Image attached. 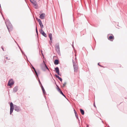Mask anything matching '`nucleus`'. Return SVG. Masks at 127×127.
Segmentation results:
<instances>
[{"mask_svg":"<svg viewBox=\"0 0 127 127\" xmlns=\"http://www.w3.org/2000/svg\"><path fill=\"white\" fill-rule=\"evenodd\" d=\"M74 113L75 114H77V113H76V111L75 110V109H74Z\"/></svg>","mask_w":127,"mask_h":127,"instance_id":"nucleus-29","label":"nucleus"},{"mask_svg":"<svg viewBox=\"0 0 127 127\" xmlns=\"http://www.w3.org/2000/svg\"><path fill=\"white\" fill-rule=\"evenodd\" d=\"M30 1L35 6L36 5V3L35 0H30Z\"/></svg>","mask_w":127,"mask_h":127,"instance_id":"nucleus-8","label":"nucleus"},{"mask_svg":"<svg viewBox=\"0 0 127 127\" xmlns=\"http://www.w3.org/2000/svg\"><path fill=\"white\" fill-rule=\"evenodd\" d=\"M1 12V14H2V16L3 17V19L4 20H5V19H4V18L3 17V15H2V13H1V12Z\"/></svg>","mask_w":127,"mask_h":127,"instance_id":"nucleus-32","label":"nucleus"},{"mask_svg":"<svg viewBox=\"0 0 127 127\" xmlns=\"http://www.w3.org/2000/svg\"><path fill=\"white\" fill-rule=\"evenodd\" d=\"M36 19L38 21L39 23L42 22L41 20L40 19H38L37 18H36Z\"/></svg>","mask_w":127,"mask_h":127,"instance_id":"nucleus-17","label":"nucleus"},{"mask_svg":"<svg viewBox=\"0 0 127 127\" xmlns=\"http://www.w3.org/2000/svg\"><path fill=\"white\" fill-rule=\"evenodd\" d=\"M113 36H110L109 37V38L110 39H113Z\"/></svg>","mask_w":127,"mask_h":127,"instance_id":"nucleus-21","label":"nucleus"},{"mask_svg":"<svg viewBox=\"0 0 127 127\" xmlns=\"http://www.w3.org/2000/svg\"><path fill=\"white\" fill-rule=\"evenodd\" d=\"M80 111L82 115H83L84 114V110L82 109H80Z\"/></svg>","mask_w":127,"mask_h":127,"instance_id":"nucleus-13","label":"nucleus"},{"mask_svg":"<svg viewBox=\"0 0 127 127\" xmlns=\"http://www.w3.org/2000/svg\"><path fill=\"white\" fill-rule=\"evenodd\" d=\"M20 50L21 51V52L22 53V54H24V56H26V57H27L26 56V55H25L24 54V53L23 52V51H22V50L21 49V48H20Z\"/></svg>","mask_w":127,"mask_h":127,"instance_id":"nucleus-19","label":"nucleus"},{"mask_svg":"<svg viewBox=\"0 0 127 127\" xmlns=\"http://www.w3.org/2000/svg\"><path fill=\"white\" fill-rule=\"evenodd\" d=\"M45 16V14L43 13L40 15L39 17L41 19H44Z\"/></svg>","mask_w":127,"mask_h":127,"instance_id":"nucleus-6","label":"nucleus"},{"mask_svg":"<svg viewBox=\"0 0 127 127\" xmlns=\"http://www.w3.org/2000/svg\"><path fill=\"white\" fill-rule=\"evenodd\" d=\"M41 88L42 90H43L44 89L42 86L41 87Z\"/></svg>","mask_w":127,"mask_h":127,"instance_id":"nucleus-31","label":"nucleus"},{"mask_svg":"<svg viewBox=\"0 0 127 127\" xmlns=\"http://www.w3.org/2000/svg\"><path fill=\"white\" fill-rule=\"evenodd\" d=\"M94 106L95 107V103L94 104Z\"/></svg>","mask_w":127,"mask_h":127,"instance_id":"nucleus-37","label":"nucleus"},{"mask_svg":"<svg viewBox=\"0 0 127 127\" xmlns=\"http://www.w3.org/2000/svg\"><path fill=\"white\" fill-rule=\"evenodd\" d=\"M34 71L35 74H36V75H37V76H38V74H37V72L36 71L35 69H34Z\"/></svg>","mask_w":127,"mask_h":127,"instance_id":"nucleus-25","label":"nucleus"},{"mask_svg":"<svg viewBox=\"0 0 127 127\" xmlns=\"http://www.w3.org/2000/svg\"><path fill=\"white\" fill-rule=\"evenodd\" d=\"M34 71L35 74H36V75H37V76H38V74H37V72L36 71L35 69H34Z\"/></svg>","mask_w":127,"mask_h":127,"instance_id":"nucleus-24","label":"nucleus"},{"mask_svg":"<svg viewBox=\"0 0 127 127\" xmlns=\"http://www.w3.org/2000/svg\"><path fill=\"white\" fill-rule=\"evenodd\" d=\"M99 63H98V65H99Z\"/></svg>","mask_w":127,"mask_h":127,"instance_id":"nucleus-41","label":"nucleus"},{"mask_svg":"<svg viewBox=\"0 0 127 127\" xmlns=\"http://www.w3.org/2000/svg\"><path fill=\"white\" fill-rule=\"evenodd\" d=\"M18 89V87H15L13 89V92H14V93H15L17 91Z\"/></svg>","mask_w":127,"mask_h":127,"instance_id":"nucleus-10","label":"nucleus"},{"mask_svg":"<svg viewBox=\"0 0 127 127\" xmlns=\"http://www.w3.org/2000/svg\"><path fill=\"white\" fill-rule=\"evenodd\" d=\"M58 87L57 88V89L58 91L60 93H61V92L62 91L61 90L59 87L58 86Z\"/></svg>","mask_w":127,"mask_h":127,"instance_id":"nucleus-16","label":"nucleus"},{"mask_svg":"<svg viewBox=\"0 0 127 127\" xmlns=\"http://www.w3.org/2000/svg\"><path fill=\"white\" fill-rule=\"evenodd\" d=\"M1 48H2V49L3 50V51H4V50H3V48L2 47H1Z\"/></svg>","mask_w":127,"mask_h":127,"instance_id":"nucleus-36","label":"nucleus"},{"mask_svg":"<svg viewBox=\"0 0 127 127\" xmlns=\"http://www.w3.org/2000/svg\"><path fill=\"white\" fill-rule=\"evenodd\" d=\"M14 83V81L12 79L9 80L8 82V85L9 86H11L13 85Z\"/></svg>","mask_w":127,"mask_h":127,"instance_id":"nucleus-5","label":"nucleus"},{"mask_svg":"<svg viewBox=\"0 0 127 127\" xmlns=\"http://www.w3.org/2000/svg\"><path fill=\"white\" fill-rule=\"evenodd\" d=\"M87 127H89L88 125H87Z\"/></svg>","mask_w":127,"mask_h":127,"instance_id":"nucleus-39","label":"nucleus"},{"mask_svg":"<svg viewBox=\"0 0 127 127\" xmlns=\"http://www.w3.org/2000/svg\"><path fill=\"white\" fill-rule=\"evenodd\" d=\"M5 23L9 32L12 29V27L11 24L8 20L5 21Z\"/></svg>","mask_w":127,"mask_h":127,"instance_id":"nucleus-2","label":"nucleus"},{"mask_svg":"<svg viewBox=\"0 0 127 127\" xmlns=\"http://www.w3.org/2000/svg\"><path fill=\"white\" fill-rule=\"evenodd\" d=\"M39 24L40 25V27L41 28V29H42V28H43V25L42 24V22L40 23H39Z\"/></svg>","mask_w":127,"mask_h":127,"instance_id":"nucleus-14","label":"nucleus"},{"mask_svg":"<svg viewBox=\"0 0 127 127\" xmlns=\"http://www.w3.org/2000/svg\"><path fill=\"white\" fill-rule=\"evenodd\" d=\"M44 65L46 67V68L48 69V70H49V69L48 67L46 65V64H44Z\"/></svg>","mask_w":127,"mask_h":127,"instance_id":"nucleus-23","label":"nucleus"},{"mask_svg":"<svg viewBox=\"0 0 127 127\" xmlns=\"http://www.w3.org/2000/svg\"><path fill=\"white\" fill-rule=\"evenodd\" d=\"M40 33L42 34V32H44V31H43V30H42V29H41V30H40Z\"/></svg>","mask_w":127,"mask_h":127,"instance_id":"nucleus-22","label":"nucleus"},{"mask_svg":"<svg viewBox=\"0 0 127 127\" xmlns=\"http://www.w3.org/2000/svg\"><path fill=\"white\" fill-rule=\"evenodd\" d=\"M52 34L51 33H49V38H50V39L51 40H51H52Z\"/></svg>","mask_w":127,"mask_h":127,"instance_id":"nucleus-12","label":"nucleus"},{"mask_svg":"<svg viewBox=\"0 0 127 127\" xmlns=\"http://www.w3.org/2000/svg\"><path fill=\"white\" fill-rule=\"evenodd\" d=\"M20 50L21 51V52L22 53V54H24V56H26V57H27L26 56V55H25L24 54V53L23 52V51H22V50L21 49V48H20Z\"/></svg>","mask_w":127,"mask_h":127,"instance_id":"nucleus-20","label":"nucleus"},{"mask_svg":"<svg viewBox=\"0 0 127 127\" xmlns=\"http://www.w3.org/2000/svg\"><path fill=\"white\" fill-rule=\"evenodd\" d=\"M73 66L74 68V70L75 72H76L78 70V66L76 63L73 62Z\"/></svg>","mask_w":127,"mask_h":127,"instance_id":"nucleus-4","label":"nucleus"},{"mask_svg":"<svg viewBox=\"0 0 127 127\" xmlns=\"http://www.w3.org/2000/svg\"><path fill=\"white\" fill-rule=\"evenodd\" d=\"M14 109L15 111L17 112H18L21 110V109L19 107L15 105H14V107L13 103L12 102H11L10 103V115L11 114Z\"/></svg>","mask_w":127,"mask_h":127,"instance_id":"nucleus-1","label":"nucleus"},{"mask_svg":"<svg viewBox=\"0 0 127 127\" xmlns=\"http://www.w3.org/2000/svg\"><path fill=\"white\" fill-rule=\"evenodd\" d=\"M18 47H19V48L20 49V48H21L18 45Z\"/></svg>","mask_w":127,"mask_h":127,"instance_id":"nucleus-34","label":"nucleus"},{"mask_svg":"<svg viewBox=\"0 0 127 127\" xmlns=\"http://www.w3.org/2000/svg\"><path fill=\"white\" fill-rule=\"evenodd\" d=\"M42 91H43V94H45V93H46V92H45V90L44 89H43V90H42Z\"/></svg>","mask_w":127,"mask_h":127,"instance_id":"nucleus-26","label":"nucleus"},{"mask_svg":"<svg viewBox=\"0 0 127 127\" xmlns=\"http://www.w3.org/2000/svg\"><path fill=\"white\" fill-rule=\"evenodd\" d=\"M55 48L56 51L58 53H60V51L59 48V43H57L55 45Z\"/></svg>","mask_w":127,"mask_h":127,"instance_id":"nucleus-3","label":"nucleus"},{"mask_svg":"<svg viewBox=\"0 0 127 127\" xmlns=\"http://www.w3.org/2000/svg\"><path fill=\"white\" fill-rule=\"evenodd\" d=\"M36 32L37 34H38V31L37 29V27H36Z\"/></svg>","mask_w":127,"mask_h":127,"instance_id":"nucleus-30","label":"nucleus"},{"mask_svg":"<svg viewBox=\"0 0 127 127\" xmlns=\"http://www.w3.org/2000/svg\"><path fill=\"white\" fill-rule=\"evenodd\" d=\"M75 116L77 118H78V116L77 115V114H75Z\"/></svg>","mask_w":127,"mask_h":127,"instance_id":"nucleus-28","label":"nucleus"},{"mask_svg":"<svg viewBox=\"0 0 127 127\" xmlns=\"http://www.w3.org/2000/svg\"><path fill=\"white\" fill-rule=\"evenodd\" d=\"M66 84V82H65L64 84H63V87H64L65 86V85Z\"/></svg>","mask_w":127,"mask_h":127,"instance_id":"nucleus-27","label":"nucleus"},{"mask_svg":"<svg viewBox=\"0 0 127 127\" xmlns=\"http://www.w3.org/2000/svg\"><path fill=\"white\" fill-rule=\"evenodd\" d=\"M44 37H47V35L44 32H43L41 34Z\"/></svg>","mask_w":127,"mask_h":127,"instance_id":"nucleus-15","label":"nucleus"},{"mask_svg":"<svg viewBox=\"0 0 127 127\" xmlns=\"http://www.w3.org/2000/svg\"><path fill=\"white\" fill-rule=\"evenodd\" d=\"M61 94H62L63 96L66 97V96L64 94L62 91L61 92V93H60Z\"/></svg>","mask_w":127,"mask_h":127,"instance_id":"nucleus-18","label":"nucleus"},{"mask_svg":"<svg viewBox=\"0 0 127 127\" xmlns=\"http://www.w3.org/2000/svg\"><path fill=\"white\" fill-rule=\"evenodd\" d=\"M55 76H56V77L58 78V79L60 81H61V82H62V79L61 78H60V77L57 75H56V74H55Z\"/></svg>","mask_w":127,"mask_h":127,"instance_id":"nucleus-9","label":"nucleus"},{"mask_svg":"<svg viewBox=\"0 0 127 127\" xmlns=\"http://www.w3.org/2000/svg\"><path fill=\"white\" fill-rule=\"evenodd\" d=\"M56 72L57 73L58 75H60L59 69L58 67H57L55 68Z\"/></svg>","mask_w":127,"mask_h":127,"instance_id":"nucleus-7","label":"nucleus"},{"mask_svg":"<svg viewBox=\"0 0 127 127\" xmlns=\"http://www.w3.org/2000/svg\"><path fill=\"white\" fill-rule=\"evenodd\" d=\"M10 58H9V59H8V60H10Z\"/></svg>","mask_w":127,"mask_h":127,"instance_id":"nucleus-42","label":"nucleus"},{"mask_svg":"<svg viewBox=\"0 0 127 127\" xmlns=\"http://www.w3.org/2000/svg\"><path fill=\"white\" fill-rule=\"evenodd\" d=\"M39 84H41V82H40V80H39Z\"/></svg>","mask_w":127,"mask_h":127,"instance_id":"nucleus-33","label":"nucleus"},{"mask_svg":"<svg viewBox=\"0 0 127 127\" xmlns=\"http://www.w3.org/2000/svg\"><path fill=\"white\" fill-rule=\"evenodd\" d=\"M32 68H33V69L34 70V69H35V68H34V67H33Z\"/></svg>","mask_w":127,"mask_h":127,"instance_id":"nucleus-38","label":"nucleus"},{"mask_svg":"<svg viewBox=\"0 0 127 127\" xmlns=\"http://www.w3.org/2000/svg\"><path fill=\"white\" fill-rule=\"evenodd\" d=\"M54 64L56 65H57L59 64V61L57 60H56L54 61Z\"/></svg>","mask_w":127,"mask_h":127,"instance_id":"nucleus-11","label":"nucleus"},{"mask_svg":"<svg viewBox=\"0 0 127 127\" xmlns=\"http://www.w3.org/2000/svg\"><path fill=\"white\" fill-rule=\"evenodd\" d=\"M6 59H8V57H6Z\"/></svg>","mask_w":127,"mask_h":127,"instance_id":"nucleus-40","label":"nucleus"},{"mask_svg":"<svg viewBox=\"0 0 127 127\" xmlns=\"http://www.w3.org/2000/svg\"><path fill=\"white\" fill-rule=\"evenodd\" d=\"M41 53H42V51L41 50ZM42 56H43V55L42 53Z\"/></svg>","mask_w":127,"mask_h":127,"instance_id":"nucleus-35","label":"nucleus"}]
</instances>
